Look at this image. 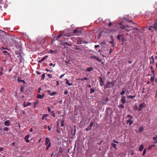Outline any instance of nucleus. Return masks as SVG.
Here are the masks:
<instances>
[{"label": "nucleus", "mask_w": 157, "mask_h": 157, "mask_svg": "<svg viewBox=\"0 0 157 157\" xmlns=\"http://www.w3.org/2000/svg\"><path fill=\"white\" fill-rule=\"evenodd\" d=\"M48 116V115L47 114H44L42 117V120H46L47 119V117Z\"/></svg>", "instance_id": "nucleus-16"}, {"label": "nucleus", "mask_w": 157, "mask_h": 157, "mask_svg": "<svg viewBox=\"0 0 157 157\" xmlns=\"http://www.w3.org/2000/svg\"><path fill=\"white\" fill-rule=\"evenodd\" d=\"M114 85V83L113 81L110 82L109 81H108L107 83L104 86V88L106 89L107 88L112 87H113Z\"/></svg>", "instance_id": "nucleus-1"}, {"label": "nucleus", "mask_w": 157, "mask_h": 157, "mask_svg": "<svg viewBox=\"0 0 157 157\" xmlns=\"http://www.w3.org/2000/svg\"><path fill=\"white\" fill-rule=\"evenodd\" d=\"M127 117H129L131 118V119H132V116L130 115H128L127 116Z\"/></svg>", "instance_id": "nucleus-55"}, {"label": "nucleus", "mask_w": 157, "mask_h": 157, "mask_svg": "<svg viewBox=\"0 0 157 157\" xmlns=\"http://www.w3.org/2000/svg\"><path fill=\"white\" fill-rule=\"evenodd\" d=\"M45 140V145H47L48 144L46 148V149L48 150V148L51 146V143L48 138L46 137Z\"/></svg>", "instance_id": "nucleus-2"}, {"label": "nucleus", "mask_w": 157, "mask_h": 157, "mask_svg": "<svg viewBox=\"0 0 157 157\" xmlns=\"http://www.w3.org/2000/svg\"><path fill=\"white\" fill-rule=\"evenodd\" d=\"M54 52V51H53V50H50L49 51V52L50 53H53Z\"/></svg>", "instance_id": "nucleus-63"}, {"label": "nucleus", "mask_w": 157, "mask_h": 157, "mask_svg": "<svg viewBox=\"0 0 157 157\" xmlns=\"http://www.w3.org/2000/svg\"><path fill=\"white\" fill-rule=\"evenodd\" d=\"M150 64H151V63H155L154 61V58L153 56H152L150 57Z\"/></svg>", "instance_id": "nucleus-21"}, {"label": "nucleus", "mask_w": 157, "mask_h": 157, "mask_svg": "<svg viewBox=\"0 0 157 157\" xmlns=\"http://www.w3.org/2000/svg\"><path fill=\"white\" fill-rule=\"evenodd\" d=\"M146 107L145 104L144 103H143L140 104L139 106V108L138 109V111H140L142 108H145Z\"/></svg>", "instance_id": "nucleus-4"}, {"label": "nucleus", "mask_w": 157, "mask_h": 157, "mask_svg": "<svg viewBox=\"0 0 157 157\" xmlns=\"http://www.w3.org/2000/svg\"><path fill=\"white\" fill-rule=\"evenodd\" d=\"M119 27L122 29H124L125 28L124 22L122 21L119 23Z\"/></svg>", "instance_id": "nucleus-7"}, {"label": "nucleus", "mask_w": 157, "mask_h": 157, "mask_svg": "<svg viewBox=\"0 0 157 157\" xmlns=\"http://www.w3.org/2000/svg\"><path fill=\"white\" fill-rule=\"evenodd\" d=\"M29 137V135H28L26 136L25 137V141L27 143H29L30 141L28 140V138Z\"/></svg>", "instance_id": "nucleus-17"}, {"label": "nucleus", "mask_w": 157, "mask_h": 157, "mask_svg": "<svg viewBox=\"0 0 157 157\" xmlns=\"http://www.w3.org/2000/svg\"><path fill=\"white\" fill-rule=\"evenodd\" d=\"M110 38H111L112 39V40L110 41L109 43L110 44H112V46H114V39L113 38V36H110Z\"/></svg>", "instance_id": "nucleus-13"}, {"label": "nucleus", "mask_w": 157, "mask_h": 157, "mask_svg": "<svg viewBox=\"0 0 157 157\" xmlns=\"http://www.w3.org/2000/svg\"><path fill=\"white\" fill-rule=\"evenodd\" d=\"M39 103V101L38 100H36V101L34 102V105L33 107L34 108H36V105Z\"/></svg>", "instance_id": "nucleus-25"}, {"label": "nucleus", "mask_w": 157, "mask_h": 157, "mask_svg": "<svg viewBox=\"0 0 157 157\" xmlns=\"http://www.w3.org/2000/svg\"><path fill=\"white\" fill-rule=\"evenodd\" d=\"M57 154L56 152H52V154H51V155H52L53 157H55V155Z\"/></svg>", "instance_id": "nucleus-36"}, {"label": "nucleus", "mask_w": 157, "mask_h": 157, "mask_svg": "<svg viewBox=\"0 0 157 157\" xmlns=\"http://www.w3.org/2000/svg\"><path fill=\"white\" fill-rule=\"evenodd\" d=\"M93 70H94V69L92 67H89L87 68L86 69V71L90 72V71H93Z\"/></svg>", "instance_id": "nucleus-22"}, {"label": "nucleus", "mask_w": 157, "mask_h": 157, "mask_svg": "<svg viewBox=\"0 0 157 157\" xmlns=\"http://www.w3.org/2000/svg\"><path fill=\"white\" fill-rule=\"evenodd\" d=\"M48 57V56H46L44 57H43L40 60V63L43 61L46 58Z\"/></svg>", "instance_id": "nucleus-33"}, {"label": "nucleus", "mask_w": 157, "mask_h": 157, "mask_svg": "<svg viewBox=\"0 0 157 157\" xmlns=\"http://www.w3.org/2000/svg\"><path fill=\"white\" fill-rule=\"evenodd\" d=\"M68 93V91L67 90H66L64 92V94H65V95H66Z\"/></svg>", "instance_id": "nucleus-58"}, {"label": "nucleus", "mask_w": 157, "mask_h": 157, "mask_svg": "<svg viewBox=\"0 0 157 157\" xmlns=\"http://www.w3.org/2000/svg\"><path fill=\"white\" fill-rule=\"evenodd\" d=\"M127 124L129 123V125H132L133 123V121H132L131 119H128L127 121Z\"/></svg>", "instance_id": "nucleus-20"}, {"label": "nucleus", "mask_w": 157, "mask_h": 157, "mask_svg": "<svg viewBox=\"0 0 157 157\" xmlns=\"http://www.w3.org/2000/svg\"><path fill=\"white\" fill-rule=\"evenodd\" d=\"M143 130H144V129H143V126L140 127L139 128V132L140 133H141L143 131Z\"/></svg>", "instance_id": "nucleus-29"}, {"label": "nucleus", "mask_w": 157, "mask_h": 157, "mask_svg": "<svg viewBox=\"0 0 157 157\" xmlns=\"http://www.w3.org/2000/svg\"><path fill=\"white\" fill-rule=\"evenodd\" d=\"M88 80V78L86 77H85L80 79L81 80Z\"/></svg>", "instance_id": "nucleus-54"}, {"label": "nucleus", "mask_w": 157, "mask_h": 157, "mask_svg": "<svg viewBox=\"0 0 157 157\" xmlns=\"http://www.w3.org/2000/svg\"><path fill=\"white\" fill-rule=\"evenodd\" d=\"M90 58L91 59H95L99 62H100L101 61V59H100L98 57L95 56H91L90 57Z\"/></svg>", "instance_id": "nucleus-6"}, {"label": "nucleus", "mask_w": 157, "mask_h": 157, "mask_svg": "<svg viewBox=\"0 0 157 157\" xmlns=\"http://www.w3.org/2000/svg\"><path fill=\"white\" fill-rule=\"evenodd\" d=\"M44 96V94L43 93L42 95L40 94V99L42 98Z\"/></svg>", "instance_id": "nucleus-45"}, {"label": "nucleus", "mask_w": 157, "mask_h": 157, "mask_svg": "<svg viewBox=\"0 0 157 157\" xmlns=\"http://www.w3.org/2000/svg\"><path fill=\"white\" fill-rule=\"evenodd\" d=\"M152 27L155 29V30H157V22H155Z\"/></svg>", "instance_id": "nucleus-23"}, {"label": "nucleus", "mask_w": 157, "mask_h": 157, "mask_svg": "<svg viewBox=\"0 0 157 157\" xmlns=\"http://www.w3.org/2000/svg\"><path fill=\"white\" fill-rule=\"evenodd\" d=\"M109 22V24L108 25V26H110L112 25V23L111 22H110V21Z\"/></svg>", "instance_id": "nucleus-60"}, {"label": "nucleus", "mask_w": 157, "mask_h": 157, "mask_svg": "<svg viewBox=\"0 0 157 157\" xmlns=\"http://www.w3.org/2000/svg\"><path fill=\"white\" fill-rule=\"evenodd\" d=\"M63 44L65 46V45H67L69 46H71L72 45L71 43L69 41H68V42H63Z\"/></svg>", "instance_id": "nucleus-10"}, {"label": "nucleus", "mask_w": 157, "mask_h": 157, "mask_svg": "<svg viewBox=\"0 0 157 157\" xmlns=\"http://www.w3.org/2000/svg\"><path fill=\"white\" fill-rule=\"evenodd\" d=\"M1 49H6V50H9V49L8 48H5L3 47H2Z\"/></svg>", "instance_id": "nucleus-62"}, {"label": "nucleus", "mask_w": 157, "mask_h": 157, "mask_svg": "<svg viewBox=\"0 0 157 157\" xmlns=\"http://www.w3.org/2000/svg\"><path fill=\"white\" fill-rule=\"evenodd\" d=\"M151 72L152 73V74L154 75V76L155 77V71H154V70H151Z\"/></svg>", "instance_id": "nucleus-56"}, {"label": "nucleus", "mask_w": 157, "mask_h": 157, "mask_svg": "<svg viewBox=\"0 0 157 157\" xmlns=\"http://www.w3.org/2000/svg\"><path fill=\"white\" fill-rule=\"evenodd\" d=\"M57 132L59 133H60L61 132L60 130L59 129H57L56 130Z\"/></svg>", "instance_id": "nucleus-64"}, {"label": "nucleus", "mask_w": 157, "mask_h": 157, "mask_svg": "<svg viewBox=\"0 0 157 157\" xmlns=\"http://www.w3.org/2000/svg\"><path fill=\"white\" fill-rule=\"evenodd\" d=\"M144 145H140V146L139 147V150L140 151H142L143 148H144Z\"/></svg>", "instance_id": "nucleus-27"}, {"label": "nucleus", "mask_w": 157, "mask_h": 157, "mask_svg": "<svg viewBox=\"0 0 157 157\" xmlns=\"http://www.w3.org/2000/svg\"><path fill=\"white\" fill-rule=\"evenodd\" d=\"M10 121L9 120H7L4 122L5 125L7 126H9L10 125Z\"/></svg>", "instance_id": "nucleus-14"}, {"label": "nucleus", "mask_w": 157, "mask_h": 157, "mask_svg": "<svg viewBox=\"0 0 157 157\" xmlns=\"http://www.w3.org/2000/svg\"><path fill=\"white\" fill-rule=\"evenodd\" d=\"M48 76L50 78H52V75H51V74H48Z\"/></svg>", "instance_id": "nucleus-53"}, {"label": "nucleus", "mask_w": 157, "mask_h": 157, "mask_svg": "<svg viewBox=\"0 0 157 157\" xmlns=\"http://www.w3.org/2000/svg\"><path fill=\"white\" fill-rule=\"evenodd\" d=\"M4 130L5 131H6L7 132H8L9 130V129L7 127H5L4 128Z\"/></svg>", "instance_id": "nucleus-46"}, {"label": "nucleus", "mask_w": 157, "mask_h": 157, "mask_svg": "<svg viewBox=\"0 0 157 157\" xmlns=\"http://www.w3.org/2000/svg\"><path fill=\"white\" fill-rule=\"evenodd\" d=\"M17 80L19 82H23L24 83H25V81L23 80H20L19 78H18L17 79Z\"/></svg>", "instance_id": "nucleus-42"}, {"label": "nucleus", "mask_w": 157, "mask_h": 157, "mask_svg": "<svg viewBox=\"0 0 157 157\" xmlns=\"http://www.w3.org/2000/svg\"><path fill=\"white\" fill-rule=\"evenodd\" d=\"M64 121L63 120L62 121L61 124V127H63L64 126V124H63Z\"/></svg>", "instance_id": "nucleus-51"}, {"label": "nucleus", "mask_w": 157, "mask_h": 157, "mask_svg": "<svg viewBox=\"0 0 157 157\" xmlns=\"http://www.w3.org/2000/svg\"><path fill=\"white\" fill-rule=\"evenodd\" d=\"M82 42L83 41L80 39L77 41V43L78 44H81L82 43Z\"/></svg>", "instance_id": "nucleus-30"}, {"label": "nucleus", "mask_w": 157, "mask_h": 157, "mask_svg": "<svg viewBox=\"0 0 157 157\" xmlns=\"http://www.w3.org/2000/svg\"><path fill=\"white\" fill-rule=\"evenodd\" d=\"M99 79L100 85L102 86L104 85V81H103L102 78L101 77H99Z\"/></svg>", "instance_id": "nucleus-9"}, {"label": "nucleus", "mask_w": 157, "mask_h": 157, "mask_svg": "<svg viewBox=\"0 0 157 157\" xmlns=\"http://www.w3.org/2000/svg\"><path fill=\"white\" fill-rule=\"evenodd\" d=\"M103 100L104 101L103 103L104 104H106V103L109 101L108 98L107 97L103 98Z\"/></svg>", "instance_id": "nucleus-24"}, {"label": "nucleus", "mask_w": 157, "mask_h": 157, "mask_svg": "<svg viewBox=\"0 0 157 157\" xmlns=\"http://www.w3.org/2000/svg\"><path fill=\"white\" fill-rule=\"evenodd\" d=\"M137 109L138 107L136 105H135L133 107V109L135 110H136Z\"/></svg>", "instance_id": "nucleus-43"}, {"label": "nucleus", "mask_w": 157, "mask_h": 157, "mask_svg": "<svg viewBox=\"0 0 157 157\" xmlns=\"http://www.w3.org/2000/svg\"><path fill=\"white\" fill-rule=\"evenodd\" d=\"M65 80L66 81V84L68 86H71L73 84L72 83L69 82L68 79H66Z\"/></svg>", "instance_id": "nucleus-19"}, {"label": "nucleus", "mask_w": 157, "mask_h": 157, "mask_svg": "<svg viewBox=\"0 0 157 157\" xmlns=\"http://www.w3.org/2000/svg\"><path fill=\"white\" fill-rule=\"evenodd\" d=\"M3 53H7V55H8L9 56H10V54L9 53H8V52L7 51H3Z\"/></svg>", "instance_id": "nucleus-50"}, {"label": "nucleus", "mask_w": 157, "mask_h": 157, "mask_svg": "<svg viewBox=\"0 0 157 157\" xmlns=\"http://www.w3.org/2000/svg\"><path fill=\"white\" fill-rule=\"evenodd\" d=\"M111 145L113 147L115 148L116 149H117L116 147V144L113 143H112L111 144Z\"/></svg>", "instance_id": "nucleus-35"}, {"label": "nucleus", "mask_w": 157, "mask_h": 157, "mask_svg": "<svg viewBox=\"0 0 157 157\" xmlns=\"http://www.w3.org/2000/svg\"><path fill=\"white\" fill-rule=\"evenodd\" d=\"M155 146V145H150L148 147V149L149 150H150L151 149V148L153 147H154Z\"/></svg>", "instance_id": "nucleus-28"}, {"label": "nucleus", "mask_w": 157, "mask_h": 157, "mask_svg": "<svg viewBox=\"0 0 157 157\" xmlns=\"http://www.w3.org/2000/svg\"><path fill=\"white\" fill-rule=\"evenodd\" d=\"M50 113L52 114V117H55V114L54 111H51V113Z\"/></svg>", "instance_id": "nucleus-40"}, {"label": "nucleus", "mask_w": 157, "mask_h": 157, "mask_svg": "<svg viewBox=\"0 0 157 157\" xmlns=\"http://www.w3.org/2000/svg\"><path fill=\"white\" fill-rule=\"evenodd\" d=\"M57 152H56V153L57 154H58V156H60L61 155L63 152V151H62V148L61 147H60L59 148V151H58V150L57 151Z\"/></svg>", "instance_id": "nucleus-8"}, {"label": "nucleus", "mask_w": 157, "mask_h": 157, "mask_svg": "<svg viewBox=\"0 0 157 157\" xmlns=\"http://www.w3.org/2000/svg\"><path fill=\"white\" fill-rule=\"evenodd\" d=\"M153 139L154 140L153 143L155 144L157 143V135H156L155 137H153Z\"/></svg>", "instance_id": "nucleus-18"}, {"label": "nucleus", "mask_w": 157, "mask_h": 157, "mask_svg": "<svg viewBox=\"0 0 157 157\" xmlns=\"http://www.w3.org/2000/svg\"><path fill=\"white\" fill-rule=\"evenodd\" d=\"M113 51V49H112V48H110L109 52V54H111Z\"/></svg>", "instance_id": "nucleus-61"}, {"label": "nucleus", "mask_w": 157, "mask_h": 157, "mask_svg": "<svg viewBox=\"0 0 157 157\" xmlns=\"http://www.w3.org/2000/svg\"><path fill=\"white\" fill-rule=\"evenodd\" d=\"M155 80L154 76H151V82H153Z\"/></svg>", "instance_id": "nucleus-39"}, {"label": "nucleus", "mask_w": 157, "mask_h": 157, "mask_svg": "<svg viewBox=\"0 0 157 157\" xmlns=\"http://www.w3.org/2000/svg\"><path fill=\"white\" fill-rule=\"evenodd\" d=\"M23 106L24 107H26L28 106H29L31 105V103L28 102L24 101L23 104Z\"/></svg>", "instance_id": "nucleus-11"}, {"label": "nucleus", "mask_w": 157, "mask_h": 157, "mask_svg": "<svg viewBox=\"0 0 157 157\" xmlns=\"http://www.w3.org/2000/svg\"><path fill=\"white\" fill-rule=\"evenodd\" d=\"M125 91L124 90H122L120 93V94L121 95H123L125 93Z\"/></svg>", "instance_id": "nucleus-48"}, {"label": "nucleus", "mask_w": 157, "mask_h": 157, "mask_svg": "<svg viewBox=\"0 0 157 157\" xmlns=\"http://www.w3.org/2000/svg\"><path fill=\"white\" fill-rule=\"evenodd\" d=\"M98 20L99 21L98 22L100 23H101V22H102V19L101 18H99L98 19Z\"/></svg>", "instance_id": "nucleus-52"}, {"label": "nucleus", "mask_w": 157, "mask_h": 157, "mask_svg": "<svg viewBox=\"0 0 157 157\" xmlns=\"http://www.w3.org/2000/svg\"><path fill=\"white\" fill-rule=\"evenodd\" d=\"M125 99V97L124 96H123L121 100L123 104H124L126 103V101Z\"/></svg>", "instance_id": "nucleus-12"}, {"label": "nucleus", "mask_w": 157, "mask_h": 157, "mask_svg": "<svg viewBox=\"0 0 157 157\" xmlns=\"http://www.w3.org/2000/svg\"><path fill=\"white\" fill-rule=\"evenodd\" d=\"M24 87H23L22 86H21L20 87V90L21 92H23L24 91Z\"/></svg>", "instance_id": "nucleus-44"}, {"label": "nucleus", "mask_w": 157, "mask_h": 157, "mask_svg": "<svg viewBox=\"0 0 157 157\" xmlns=\"http://www.w3.org/2000/svg\"><path fill=\"white\" fill-rule=\"evenodd\" d=\"M81 32H80V31L77 29H75L73 31V33L74 34L77 35H78V34L80 33H81Z\"/></svg>", "instance_id": "nucleus-15"}, {"label": "nucleus", "mask_w": 157, "mask_h": 157, "mask_svg": "<svg viewBox=\"0 0 157 157\" xmlns=\"http://www.w3.org/2000/svg\"><path fill=\"white\" fill-rule=\"evenodd\" d=\"M90 93L91 94L92 93L94 92L95 91V89L93 88H91L90 89Z\"/></svg>", "instance_id": "nucleus-34"}, {"label": "nucleus", "mask_w": 157, "mask_h": 157, "mask_svg": "<svg viewBox=\"0 0 157 157\" xmlns=\"http://www.w3.org/2000/svg\"><path fill=\"white\" fill-rule=\"evenodd\" d=\"M118 107L121 109H124V106L122 104H121L118 105Z\"/></svg>", "instance_id": "nucleus-38"}, {"label": "nucleus", "mask_w": 157, "mask_h": 157, "mask_svg": "<svg viewBox=\"0 0 157 157\" xmlns=\"http://www.w3.org/2000/svg\"><path fill=\"white\" fill-rule=\"evenodd\" d=\"M48 112H49L50 113H51V111H52L51 110V109L50 108V107H48Z\"/></svg>", "instance_id": "nucleus-59"}, {"label": "nucleus", "mask_w": 157, "mask_h": 157, "mask_svg": "<svg viewBox=\"0 0 157 157\" xmlns=\"http://www.w3.org/2000/svg\"><path fill=\"white\" fill-rule=\"evenodd\" d=\"M63 35V34H60L58 36H57L56 37V39L57 40H59V38L60 37L62 36Z\"/></svg>", "instance_id": "nucleus-31"}, {"label": "nucleus", "mask_w": 157, "mask_h": 157, "mask_svg": "<svg viewBox=\"0 0 157 157\" xmlns=\"http://www.w3.org/2000/svg\"><path fill=\"white\" fill-rule=\"evenodd\" d=\"M57 93L56 92H54L52 93L51 94H50V95L51 96H53L56 94H57Z\"/></svg>", "instance_id": "nucleus-41"}, {"label": "nucleus", "mask_w": 157, "mask_h": 157, "mask_svg": "<svg viewBox=\"0 0 157 157\" xmlns=\"http://www.w3.org/2000/svg\"><path fill=\"white\" fill-rule=\"evenodd\" d=\"M136 94L134 95H133V96L132 95V96L128 95L127 96V98H129L132 99L134 98H135L136 97Z\"/></svg>", "instance_id": "nucleus-26"}, {"label": "nucleus", "mask_w": 157, "mask_h": 157, "mask_svg": "<svg viewBox=\"0 0 157 157\" xmlns=\"http://www.w3.org/2000/svg\"><path fill=\"white\" fill-rule=\"evenodd\" d=\"M110 21V19H106L103 22V23L104 24H106L107 21Z\"/></svg>", "instance_id": "nucleus-49"}, {"label": "nucleus", "mask_w": 157, "mask_h": 157, "mask_svg": "<svg viewBox=\"0 0 157 157\" xmlns=\"http://www.w3.org/2000/svg\"><path fill=\"white\" fill-rule=\"evenodd\" d=\"M17 57L18 58L19 60L20 61V62H21L23 59L21 56V53L20 52H18L17 53Z\"/></svg>", "instance_id": "nucleus-5"}, {"label": "nucleus", "mask_w": 157, "mask_h": 157, "mask_svg": "<svg viewBox=\"0 0 157 157\" xmlns=\"http://www.w3.org/2000/svg\"><path fill=\"white\" fill-rule=\"evenodd\" d=\"M146 149H145L144 150L143 152L142 156H144L145 154L146 153Z\"/></svg>", "instance_id": "nucleus-47"}, {"label": "nucleus", "mask_w": 157, "mask_h": 157, "mask_svg": "<svg viewBox=\"0 0 157 157\" xmlns=\"http://www.w3.org/2000/svg\"><path fill=\"white\" fill-rule=\"evenodd\" d=\"M45 77V74L43 73L42 75L41 76V80H44V79Z\"/></svg>", "instance_id": "nucleus-37"}, {"label": "nucleus", "mask_w": 157, "mask_h": 157, "mask_svg": "<svg viewBox=\"0 0 157 157\" xmlns=\"http://www.w3.org/2000/svg\"><path fill=\"white\" fill-rule=\"evenodd\" d=\"M64 35H65V36H67V37H69V36H70V35L69 34H68V33H66V34Z\"/></svg>", "instance_id": "nucleus-57"}, {"label": "nucleus", "mask_w": 157, "mask_h": 157, "mask_svg": "<svg viewBox=\"0 0 157 157\" xmlns=\"http://www.w3.org/2000/svg\"><path fill=\"white\" fill-rule=\"evenodd\" d=\"M122 36V35H119L117 36V38L118 39L120 42L121 41V37Z\"/></svg>", "instance_id": "nucleus-32"}, {"label": "nucleus", "mask_w": 157, "mask_h": 157, "mask_svg": "<svg viewBox=\"0 0 157 157\" xmlns=\"http://www.w3.org/2000/svg\"><path fill=\"white\" fill-rule=\"evenodd\" d=\"M94 124V121H91L90 123V124L87 127L85 128V129L87 131H90L92 128V127Z\"/></svg>", "instance_id": "nucleus-3"}]
</instances>
